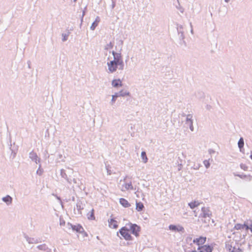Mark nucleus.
I'll return each mask as SVG.
<instances>
[{
    "instance_id": "f257e3e1",
    "label": "nucleus",
    "mask_w": 252,
    "mask_h": 252,
    "mask_svg": "<svg viewBox=\"0 0 252 252\" xmlns=\"http://www.w3.org/2000/svg\"><path fill=\"white\" fill-rule=\"evenodd\" d=\"M119 233L126 241H132L133 240V237L129 233V229L126 226H123L119 229V232H117V235Z\"/></svg>"
},
{
    "instance_id": "f03ea898",
    "label": "nucleus",
    "mask_w": 252,
    "mask_h": 252,
    "mask_svg": "<svg viewBox=\"0 0 252 252\" xmlns=\"http://www.w3.org/2000/svg\"><path fill=\"white\" fill-rule=\"evenodd\" d=\"M126 225H129V228L128 229L130 233L132 234L136 237H138L139 236V232L141 230V227L139 225L136 223H132L131 222H129Z\"/></svg>"
},
{
    "instance_id": "7ed1b4c3",
    "label": "nucleus",
    "mask_w": 252,
    "mask_h": 252,
    "mask_svg": "<svg viewBox=\"0 0 252 252\" xmlns=\"http://www.w3.org/2000/svg\"><path fill=\"white\" fill-rule=\"evenodd\" d=\"M212 216V213L208 208L202 207L201 213L199 215V218H206L207 217H210Z\"/></svg>"
},
{
    "instance_id": "20e7f679",
    "label": "nucleus",
    "mask_w": 252,
    "mask_h": 252,
    "mask_svg": "<svg viewBox=\"0 0 252 252\" xmlns=\"http://www.w3.org/2000/svg\"><path fill=\"white\" fill-rule=\"evenodd\" d=\"M169 229L174 232H185L184 228L180 225L170 224L169 225Z\"/></svg>"
},
{
    "instance_id": "39448f33",
    "label": "nucleus",
    "mask_w": 252,
    "mask_h": 252,
    "mask_svg": "<svg viewBox=\"0 0 252 252\" xmlns=\"http://www.w3.org/2000/svg\"><path fill=\"white\" fill-rule=\"evenodd\" d=\"M206 241V237L203 236H200L199 238L193 240V243L196 244L198 247L204 245Z\"/></svg>"
},
{
    "instance_id": "423d86ee",
    "label": "nucleus",
    "mask_w": 252,
    "mask_h": 252,
    "mask_svg": "<svg viewBox=\"0 0 252 252\" xmlns=\"http://www.w3.org/2000/svg\"><path fill=\"white\" fill-rule=\"evenodd\" d=\"M68 225L70 226L73 231H76L77 233H80L81 231H83V227L80 224H77V225H73L69 222L68 223Z\"/></svg>"
},
{
    "instance_id": "0eeeda50",
    "label": "nucleus",
    "mask_w": 252,
    "mask_h": 252,
    "mask_svg": "<svg viewBox=\"0 0 252 252\" xmlns=\"http://www.w3.org/2000/svg\"><path fill=\"white\" fill-rule=\"evenodd\" d=\"M215 245V243H212L211 244L204 245L201 246L205 252H212L214 250V246Z\"/></svg>"
},
{
    "instance_id": "6e6552de",
    "label": "nucleus",
    "mask_w": 252,
    "mask_h": 252,
    "mask_svg": "<svg viewBox=\"0 0 252 252\" xmlns=\"http://www.w3.org/2000/svg\"><path fill=\"white\" fill-rule=\"evenodd\" d=\"M112 54L113 56L114 60L115 61L116 63L119 62L120 61L123 60L121 52L120 53H117L114 51H112Z\"/></svg>"
},
{
    "instance_id": "1a4fd4ad",
    "label": "nucleus",
    "mask_w": 252,
    "mask_h": 252,
    "mask_svg": "<svg viewBox=\"0 0 252 252\" xmlns=\"http://www.w3.org/2000/svg\"><path fill=\"white\" fill-rule=\"evenodd\" d=\"M29 157L32 161H34L36 163L40 162V158H39L37 154L33 151L30 153Z\"/></svg>"
},
{
    "instance_id": "9d476101",
    "label": "nucleus",
    "mask_w": 252,
    "mask_h": 252,
    "mask_svg": "<svg viewBox=\"0 0 252 252\" xmlns=\"http://www.w3.org/2000/svg\"><path fill=\"white\" fill-rule=\"evenodd\" d=\"M109 226L111 228L116 229L118 227V222L114 218L110 219L108 220Z\"/></svg>"
},
{
    "instance_id": "9b49d317",
    "label": "nucleus",
    "mask_w": 252,
    "mask_h": 252,
    "mask_svg": "<svg viewBox=\"0 0 252 252\" xmlns=\"http://www.w3.org/2000/svg\"><path fill=\"white\" fill-rule=\"evenodd\" d=\"M24 238L29 244H36L39 242L38 240L36 238L30 237L26 234H24Z\"/></svg>"
},
{
    "instance_id": "f8f14e48",
    "label": "nucleus",
    "mask_w": 252,
    "mask_h": 252,
    "mask_svg": "<svg viewBox=\"0 0 252 252\" xmlns=\"http://www.w3.org/2000/svg\"><path fill=\"white\" fill-rule=\"evenodd\" d=\"M112 85L113 87L118 88L123 86V83L120 79H113L112 81Z\"/></svg>"
},
{
    "instance_id": "ddd939ff",
    "label": "nucleus",
    "mask_w": 252,
    "mask_h": 252,
    "mask_svg": "<svg viewBox=\"0 0 252 252\" xmlns=\"http://www.w3.org/2000/svg\"><path fill=\"white\" fill-rule=\"evenodd\" d=\"M244 138L242 137H241L238 142V146L239 148L240 152L241 153H244Z\"/></svg>"
},
{
    "instance_id": "4468645a",
    "label": "nucleus",
    "mask_w": 252,
    "mask_h": 252,
    "mask_svg": "<svg viewBox=\"0 0 252 252\" xmlns=\"http://www.w3.org/2000/svg\"><path fill=\"white\" fill-rule=\"evenodd\" d=\"M2 200L7 205H9L12 204L13 198L9 195H7L6 196L2 198Z\"/></svg>"
},
{
    "instance_id": "2eb2a0df",
    "label": "nucleus",
    "mask_w": 252,
    "mask_h": 252,
    "mask_svg": "<svg viewBox=\"0 0 252 252\" xmlns=\"http://www.w3.org/2000/svg\"><path fill=\"white\" fill-rule=\"evenodd\" d=\"M119 203L125 208H127L130 206V204L127 200L124 198H121L119 199Z\"/></svg>"
},
{
    "instance_id": "dca6fc26",
    "label": "nucleus",
    "mask_w": 252,
    "mask_h": 252,
    "mask_svg": "<svg viewBox=\"0 0 252 252\" xmlns=\"http://www.w3.org/2000/svg\"><path fill=\"white\" fill-rule=\"evenodd\" d=\"M60 174H61V176H62V177L64 178L69 184L71 183L72 179L70 178H69L67 177L66 174L65 173V170H64L63 169H61Z\"/></svg>"
},
{
    "instance_id": "f3484780",
    "label": "nucleus",
    "mask_w": 252,
    "mask_h": 252,
    "mask_svg": "<svg viewBox=\"0 0 252 252\" xmlns=\"http://www.w3.org/2000/svg\"><path fill=\"white\" fill-rule=\"evenodd\" d=\"M100 22L99 17H96L95 20L93 22L91 26L90 29L91 30L94 31L96 27L97 26L99 22Z\"/></svg>"
},
{
    "instance_id": "a211bd4d",
    "label": "nucleus",
    "mask_w": 252,
    "mask_h": 252,
    "mask_svg": "<svg viewBox=\"0 0 252 252\" xmlns=\"http://www.w3.org/2000/svg\"><path fill=\"white\" fill-rule=\"evenodd\" d=\"M228 251L229 252H242V249L240 248H236L235 247H232L231 245H228L226 246Z\"/></svg>"
},
{
    "instance_id": "6ab92c4d",
    "label": "nucleus",
    "mask_w": 252,
    "mask_h": 252,
    "mask_svg": "<svg viewBox=\"0 0 252 252\" xmlns=\"http://www.w3.org/2000/svg\"><path fill=\"white\" fill-rule=\"evenodd\" d=\"M144 208L143 204L141 202H136V209L138 212L142 211Z\"/></svg>"
},
{
    "instance_id": "aec40b11",
    "label": "nucleus",
    "mask_w": 252,
    "mask_h": 252,
    "mask_svg": "<svg viewBox=\"0 0 252 252\" xmlns=\"http://www.w3.org/2000/svg\"><path fill=\"white\" fill-rule=\"evenodd\" d=\"M82 201L80 200L77 201V202L76 203V209H77L79 214H81V210H83L84 208L83 207H82Z\"/></svg>"
},
{
    "instance_id": "412c9836",
    "label": "nucleus",
    "mask_w": 252,
    "mask_h": 252,
    "mask_svg": "<svg viewBox=\"0 0 252 252\" xmlns=\"http://www.w3.org/2000/svg\"><path fill=\"white\" fill-rule=\"evenodd\" d=\"M199 204H200V203H199L198 201H193L190 202V203H189V204H188L189 207L192 209H193L197 207Z\"/></svg>"
},
{
    "instance_id": "4be33fe9",
    "label": "nucleus",
    "mask_w": 252,
    "mask_h": 252,
    "mask_svg": "<svg viewBox=\"0 0 252 252\" xmlns=\"http://www.w3.org/2000/svg\"><path fill=\"white\" fill-rule=\"evenodd\" d=\"M117 94L119 95V96H130V94L129 92L127 91H125L123 90L120 91V92H118Z\"/></svg>"
},
{
    "instance_id": "5701e85b",
    "label": "nucleus",
    "mask_w": 252,
    "mask_h": 252,
    "mask_svg": "<svg viewBox=\"0 0 252 252\" xmlns=\"http://www.w3.org/2000/svg\"><path fill=\"white\" fill-rule=\"evenodd\" d=\"M108 67L109 72L113 73L117 70V69L118 68L116 64L112 65V66H109Z\"/></svg>"
},
{
    "instance_id": "b1692460",
    "label": "nucleus",
    "mask_w": 252,
    "mask_h": 252,
    "mask_svg": "<svg viewBox=\"0 0 252 252\" xmlns=\"http://www.w3.org/2000/svg\"><path fill=\"white\" fill-rule=\"evenodd\" d=\"M70 33V32L69 31V30H67V32L66 33H63L62 34V41L63 42H64L65 41H66L68 39V37L69 35V34Z\"/></svg>"
},
{
    "instance_id": "393cba45",
    "label": "nucleus",
    "mask_w": 252,
    "mask_h": 252,
    "mask_svg": "<svg viewBox=\"0 0 252 252\" xmlns=\"http://www.w3.org/2000/svg\"><path fill=\"white\" fill-rule=\"evenodd\" d=\"M116 64L119 70H123L124 69V63L123 62V60L120 61L119 62L116 63Z\"/></svg>"
},
{
    "instance_id": "a878e982",
    "label": "nucleus",
    "mask_w": 252,
    "mask_h": 252,
    "mask_svg": "<svg viewBox=\"0 0 252 252\" xmlns=\"http://www.w3.org/2000/svg\"><path fill=\"white\" fill-rule=\"evenodd\" d=\"M176 25L177 26V30L178 33V35H180V33H184L183 31V26L181 25H179L178 23L176 24Z\"/></svg>"
},
{
    "instance_id": "bb28decb",
    "label": "nucleus",
    "mask_w": 252,
    "mask_h": 252,
    "mask_svg": "<svg viewBox=\"0 0 252 252\" xmlns=\"http://www.w3.org/2000/svg\"><path fill=\"white\" fill-rule=\"evenodd\" d=\"M87 217L89 220H94L95 219L94 209L92 210L90 214V213H88Z\"/></svg>"
},
{
    "instance_id": "cd10ccee",
    "label": "nucleus",
    "mask_w": 252,
    "mask_h": 252,
    "mask_svg": "<svg viewBox=\"0 0 252 252\" xmlns=\"http://www.w3.org/2000/svg\"><path fill=\"white\" fill-rule=\"evenodd\" d=\"M141 157L144 163H146L148 161V158L147 157L146 153L145 151L141 152Z\"/></svg>"
},
{
    "instance_id": "c85d7f7f",
    "label": "nucleus",
    "mask_w": 252,
    "mask_h": 252,
    "mask_svg": "<svg viewBox=\"0 0 252 252\" xmlns=\"http://www.w3.org/2000/svg\"><path fill=\"white\" fill-rule=\"evenodd\" d=\"M124 186L125 187V189L126 190H128V189L133 190V187L131 182L128 183H126L125 184Z\"/></svg>"
},
{
    "instance_id": "c756f323",
    "label": "nucleus",
    "mask_w": 252,
    "mask_h": 252,
    "mask_svg": "<svg viewBox=\"0 0 252 252\" xmlns=\"http://www.w3.org/2000/svg\"><path fill=\"white\" fill-rule=\"evenodd\" d=\"M234 230H241L244 229L243 224L241 223H236L233 227Z\"/></svg>"
},
{
    "instance_id": "7c9ffc66",
    "label": "nucleus",
    "mask_w": 252,
    "mask_h": 252,
    "mask_svg": "<svg viewBox=\"0 0 252 252\" xmlns=\"http://www.w3.org/2000/svg\"><path fill=\"white\" fill-rule=\"evenodd\" d=\"M192 115L191 114L187 115L186 120V124H188V123L192 122L193 120L192 119Z\"/></svg>"
},
{
    "instance_id": "2f4dec72",
    "label": "nucleus",
    "mask_w": 252,
    "mask_h": 252,
    "mask_svg": "<svg viewBox=\"0 0 252 252\" xmlns=\"http://www.w3.org/2000/svg\"><path fill=\"white\" fill-rule=\"evenodd\" d=\"M47 246L45 244L40 245L37 246V248L40 250L45 251Z\"/></svg>"
},
{
    "instance_id": "473e14b6",
    "label": "nucleus",
    "mask_w": 252,
    "mask_h": 252,
    "mask_svg": "<svg viewBox=\"0 0 252 252\" xmlns=\"http://www.w3.org/2000/svg\"><path fill=\"white\" fill-rule=\"evenodd\" d=\"M117 93H116L114 95H112V99H111V104L112 105L113 103H114L117 97H119V95Z\"/></svg>"
},
{
    "instance_id": "72a5a7b5",
    "label": "nucleus",
    "mask_w": 252,
    "mask_h": 252,
    "mask_svg": "<svg viewBox=\"0 0 252 252\" xmlns=\"http://www.w3.org/2000/svg\"><path fill=\"white\" fill-rule=\"evenodd\" d=\"M44 172L43 169L41 168V164L39 165L38 169L36 171V174L39 176H41Z\"/></svg>"
},
{
    "instance_id": "f704fd0d",
    "label": "nucleus",
    "mask_w": 252,
    "mask_h": 252,
    "mask_svg": "<svg viewBox=\"0 0 252 252\" xmlns=\"http://www.w3.org/2000/svg\"><path fill=\"white\" fill-rule=\"evenodd\" d=\"M113 43L112 42H110L105 46L104 49L107 50L110 48H112L113 47Z\"/></svg>"
},
{
    "instance_id": "c9c22d12",
    "label": "nucleus",
    "mask_w": 252,
    "mask_h": 252,
    "mask_svg": "<svg viewBox=\"0 0 252 252\" xmlns=\"http://www.w3.org/2000/svg\"><path fill=\"white\" fill-rule=\"evenodd\" d=\"M233 174L235 176H238L241 179H245L247 177V176L246 175H244V174H236L235 173H234Z\"/></svg>"
},
{
    "instance_id": "e433bc0d",
    "label": "nucleus",
    "mask_w": 252,
    "mask_h": 252,
    "mask_svg": "<svg viewBox=\"0 0 252 252\" xmlns=\"http://www.w3.org/2000/svg\"><path fill=\"white\" fill-rule=\"evenodd\" d=\"M243 224V229H245L246 231L249 230V224L246 221H245Z\"/></svg>"
},
{
    "instance_id": "4c0bfd02",
    "label": "nucleus",
    "mask_w": 252,
    "mask_h": 252,
    "mask_svg": "<svg viewBox=\"0 0 252 252\" xmlns=\"http://www.w3.org/2000/svg\"><path fill=\"white\" fill-rule=\"evenodd\" d=\"M204 164L206 168H208L210 166V163L209 161L208 160H205L203 161Z\"/></svg>"
},
{
    "instance_id": "58836bf2",
    "label": "nucleus",
    "mask_w": 252,
    "mask_h": 252,
    "mask_svg": "<svg viewBox=\"0 0 252 252\" xmlns=\"http://www.w3.org/2000/svg\"><path fill=\"white\" fill-rule=\"evenodd\" d=\"M115 64H116V62H115V61L114 59H113V60L110 61V62H107V65L108 67L109 66H112V65H114Z\"/></svg>"
},
{
    "instance_id": "ea45409f",
    "label": "nucleus",
    "mask_w": 252,
    "mask_h": 252,
    "mask_svg": "<svg viewBox=\"0 0 252 252\" xmlns=\"http://www.w3.org/2000/svg\"><path fill=\"white\" fill-rule=\"evenodd\" d=\"M187 125H189L190 130L193 131L194 130V127L193 126V121L188 123V124Z\"/></svg>"
},
{
    "instance_id": "a19ab883",
    "label": "nucleus",
    "mask_w": 252,
    "mask_h": 252,
    "mask_svg": "<svg viewBox=\"0 0 252 252\" xmlns=\"http://www.w3.org/2000/svg\"><path fill=\"white\" fill-rule=\"evenodd\" d=\"M80 234H81L82 235V237H83V240H84V238L85 237H87L88 236V234L87 233V232H86L85 231H84V228H83V231H81V232H80Z\"/></svg>"
},
{
    "instance_id": "79ce46f5",
    "label": "nucleus",
    "mask_w": 252,
    "mask_h": 252,
    "mask_svg": "<svg viewBox=\"0 0 252 252\" xmlns=\"http://www.w3.org/2000/svg\"><path fill=\"white\" fill-rule=\"evenodd\" d=\"M240 167L241 169H243L245 171H246L248 170V167L244 164L241 163L240 164Z\"/></svg>"
},
{
    "instance_id": "37998d69",
    "label": "nucleus",
    "mask_w": 252,
    "mask_h": 252,
    "mask_svg": "<svg viewBox=\"0 0 252 252\" xmlns=\"http://www.w3.org/2000/svg\"><path fill=\"white\" fill-rule=\"evenodd\" d=\"M65 221L63 219L60 218V224L61 226H63L65 225Z\"/></svg>"
},
{
    "instance_id": "c03bdc74",
    "label": "nucleus",
    "mask_w": 252,
    "mask_h": 252,
    "mask_svg": "<svg viewBox=\"0 0 252 252\" xmlns=\"http://www.w3.org/2000/svg\"><path fill=\"white\" fill-rule=\"evenodd\" d=\"M191 240H192V237L190 236H188L186 239V241L187 243H189L191 241Z\"/></svg>"
},
{
    "instance_id": "a18cd8bd",
    "label": "nucleus",
    "mask_w": 252,
    "mask_h": 252,
    "mask_svg": "<svg viewBox=\"0 0 252 252\" xmlns=\"http://www.w3.org/2000/svg\"><path fill=\"white\" fill-rule=\"evenodd\" d=\"M197 252H205V251L203 250L201 246H199L197 248Z\"/></svg>"
},
{
    "instance_id": "49530a36",
    "label": "nucleus",
    "mask_w": 252,
    "mask_h": 252,
    "mask_svg": "<svg viewBox=\"0 0 252 252\" xmlns=\"http://www.w3.org/2000/svg\"><path fill=\"white\" fill-rule=\"evenodd\" d=\"M179 38L180 40L184 39L185 36L184 33H180V35H179Z\"/></svg>"
},
{
    "instance_id": "de8ad7c7",
    "label": "nucleus",
    "mask_w": 252,
    "mask_h": 252,
    "mask_svg": "<svg viewBox=\"0 0 252 252\" xmlns=\"http://www.w3.org/2000/svg\"><path fill=\"white\" fill-rule=\"evenodd\" d=\"M179 44L181 45H184L185 46H187V43H186V41L184 40V39L180 40Z\"/></svg>"
},
{
    "instance_id": "09e8293b",
    "label": "nucleus",
    "mask_w": 252,
    "mask_h": 252,
    "mask_svg": "<svg viewBox=\"0 0 252 252\" xmlns=\"http://www.w3.org/2000/svg\"><path fill=\"white\" fill-rule=\"evenodd\" d=\"M250 222H251V224L249 225V230H250V231L252 233V220H250Z\"/></svg>"
},
{
    "instance_id": "8fccbe9b",
    "label": "nucleus",
    "mask_w": 252,
    "mask_h": 252,
    "mask_svg": "<svg viewBox=\"0 0 252 252\" xmlns=\"http://www.w3.org/2000/svg\"><path fill=\"white\" fill-rule=\"evenodd\" d=\"M16 155V153L15 152H14V151L12 150L11 155L13 156L12 158H15Z\"/></svg>"
},
{
    "instance_id": "3c124183",
    "label": "nucleus",
    "mask_w": 252,
    "mask_h": 252,
    "mask_svg": "<svg viewBox=\"0 0 252 252\" xmlns=\"http://www.w3.org/2000/svg\"><path fill=\"white\" fill-rule=\"evenodd\" d=\"M178 171H180L182 168V166H183L182 164H181V163L178 164Z\"/></svg>"
},
{
    "instance_id": "603ef678",
    "label": "nucleus",
    "mask_w": 252,
    "mask_h": 252,
    "mask_svg": "<svg viewBox=\"0 0 252 252\" xmlns=\"http://www.w3.org/2000/svg\"><path fill=\"white\" fill-rule=\"evenodd\" d=\"M206 108L208 110H210L212 108V106L210 105L207 104L206 106Z\"/></svg>"
},
{
    "instance_id": "864d4df0",
    "label": "nucleus",
    "mask_w": 252,
    "mask_h": 252,
    "mask_svg": "<svg viewBox=\"0 0 252 252\" xmlns=\"http://www.w3.org/2000/svg\"><path fill=\"white\" fill-rule=\"evenodd\" d=\"M199 168V164H198L197 165H194L193 168L194 169L197 170V169H198Z\"/></svg>"
},
{
    "instance_id": "5fc2aeb1",
    "label": "nucleus",
    "mask_w": 252,
    "mask_h": 252,
    "mask_svg": "<svg viewBox=\"0 0 252 252\" xmlns=\"http://www.w3.org/2000/svg\"><path fill=\"white\" fill-rule=\"evenodd\" d=\"M45 252H52V250L51 249L49 248L48 247H47L46 250H45Z\"/></svg>"
},
{
    "instance_id": "6e6d98bb",
    "label": "nucleus",
    "mask_w": 252,
    "mask_h": 252,
    "mask_svg": "<svg viewBox=\"0 0 252 252\" xmlns=\"http://www.w3.org/2000/svg\"><path fill=\"white\" fill-rule=\"evenodd\" d=\"M27 63H28V67L29 68H31V62L30 61H28V62H27Z\"/></svg>"
},
{
    "instance_id": "4d7b16f0",
    "label": "nucleus",
    "mask_w": 252,
    "mask_h": 252,
    "mask_svg": "<svg viewBox=\"0 0 252 252\" xmlns=\"http://www.w3.org/2000/svg\"><path fill=\"white\" fill-rule=\"evenodd\" d=\"M56 198L58 200H60V202L62 203V200L60 196H58L57 195H56Z\"/></svg>"
},
{
    "instance_id": "13d9d810",
    "label": "nucleus",
    "mask_w": 252,
    "mask_h": 252,
    "mask_svg": "<svg viewBox=\"0 0 252 252\" xmlns=\"http://www.w3.org/2000/svg\"><path fill=\"white\" fill-rule=\"evenodd\" d=\"M190 27L191 28V31H190V32L191 33H193V29H192V25H191V23H190Z\"/></svg>"
},
{
    "instance_id": "bf43d9fd",
    "label": "nucleus",
    "mask_w": 252,
    "mask_h": 252,
    "mask_svg": "<svg viewBox=\"0 0 252 252\" xmlns=\"http://www.w3.org/2000/svg\"><path fill=\"white\" fill-rule=\"evenodd\" d=\"M107 173H108V175H111V171L110 170L108 169H107Z\"/></svg>"
},
{
    "instance_id": "052dcab7",
    "label": "nucleus",
    "mask_w": 252,
    "mask_h": 252,
    "mask_svg": "<svg viewBox=\"0 0 252 252\" xmlns=\"http://www.w3.org/2000/svg\"><path fill=\"white\" fill-rule=\"evenodd\" d=\"M58 157H59V158H58L59 159H62V157H63V156H62V155H61V154H59V155H58Z\"/></svg>"
},
{
    "instance_id": "680f3d73",
    "label": "nucleus",
    "mask_w": 252,
    "mask_h": 252,
    "mask_svg": "<svg viewBox=\"0 0 252 252\" xmlns=\"http://www.w3.org/2000/svg\"><path fill=\"white\" fill-rule=\"evenodd\" d=\"M72 181L75 184H76L77 183V182H76V180L74 178H73L72 180Z\"/></svg>"
},
{
    "instance_id": "e2e57ef3",
    "label": "nucleus",
    "mask_w": 252,
    "mask_h": 252,
    "mask_svg": "<svg viewBox=\"0 0 252 252\" xmlns=\"http://www.w3.org/2000/svg\"><path fill=\"white\" fill-rule=\"evenodd\" d=\"M193 212H194V216H195V217H197V212H196V210H194Z\"/></svg>"
},
{
    "instance_id": "0e129e2a",
    "label": "nucleus",
    "mask_w": 252,
    "mask_h": 252,
    "mask_svg": "<svg viewBox=\"0 0 252 252\" xmlns=\"http://www.w3.org/2000/svg\"><path fill=\"white\" fill-rule=\"evenodd\" d=\"M188 252H197V251L196 250H192V251H189Z\"/></svg>"
},
{
    "instance_id": "69168bd1",
    "label": "nucleus",
    "mask_w": 252,
    "mask_h": 252,
    "mask_svg": "<svg viewBox=\"0 0 252 252\" xmlns=\"http://www.w3.org/2000/svg\"><path fill=\"white\" fill-rule=\"evenodd\" d=\"M71 200H72V201H74V200H75V197H74V196H72V198H71Z\"/></svg>"
},
{
    "instance_id": "338daca9",
    "label": "nucleus",
    "mask_w": 252,
    "mask_h": 252,
    "mask_svg": "<svg viewBox=\"0 0 252 252\" xmlns=\"http://www.w3.org/2000/svg\"><path fill=\"white\" fill-rule=\"evenodd\" d=\"M250 157L251 159L252 160V151H251V154Z\"/></svg>"
},
{
    "instance_id": "774afa93",
    "label": "nucleus",
    "mask_w": 252,
    "mask_h": 252,
    "mask_svg": "<svg viewBox=\"0 0 252 252\" xmlns=\"http://www.w3.org/2000/svg\"><path fill=\"white\" fill-rule=\"evenodd\" d=\"M121 44L122 45L123 44V41L122 40H120Z\"/></svg>"
}]
</instances>
